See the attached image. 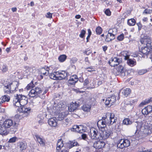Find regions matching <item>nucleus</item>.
I'll return each instance as SVG.
<instances>
[{"instance_id":"1","label":"nucleus","mask_w":152,"mask_h":152,"mask_svg":"<svg viewBox=\"0 0 152 152\" xmlns=\"http://www.w3.org/2000/svg\"><path fill=\"white\" fill-rule=\"evenodd\" d=\"M134 125L136 129L134 135L140 139L144 138L152 133V127L147 124L135 122Z\"/></svg>"},{"instance_id":"2","label":"nucleus","mask_w":152,"mask_h":152,"mask_svg":"<svg viewBox=\"0 0 152 152\" xmlns=\"http://www.w3.org/2000/svg\"><path fill=\"white\" fill-rule=\"evenodd\" d=\"M28 100V98L25 96L17 94L13 98V102L14 105L18 108V110L20 112L29 113L31 108H26L24 106L27 104Z\"/></svg>"},{"instance_id":"3","label":"nucleus","mask_w":152,"mask_h":152,"mask_svg":"<svg viewBox=\"0 0 152 152\" xmlns=\"http://www.w3.org/2000/svg\"><path fill=\"white\" fill-rule=\"evenodd\" d=\"M117 120V118L114 114L107 113L102 118V119L98 121L97 125L99 129H104L107 125L110 126L115 123Z\"/></svg>"},{"instance_id":"4","label":"nucleus","mask_w":152,"mask_h":152,"mask_svg":"<svg viewBox=\"0 0 152 152\" xmlns=\"http://www.w3.org/2000/svg\"><path fill=\"white\" fill-rule=\"evenodd\" d=\"M33 84L32 83H30L28 84L26 87V89L27 90H29L31 88H33L30 91L28 94L29 96L31 97H37L39 96L41 98L44 99L45 96H43V95L46 93L47 90H45L42 93L43 91L40 88L38 87L33 88Z\"/></svg>"},{"instance_id":"5","label":"nucleus","mask_w":152,"mask_h":152,"mask_svg":"<svg viewBox=\"0 0 152 152\" xmlns=\"http://www.w3.org/2000/svg\"><path fill=\"white\" fill-rule=\"evenodd\" d=\"M18 86L19 83L18 81H13L9 85L4 86V91L5 93L7 94L14 93L18 90Z\"/></svg>"},{"instance_id":"6","label":"nucleus","mask_w":152,"mask_h":152,"mask_svg":"<svg viewBox=\"0 0 152 152\" xmlns=\"http://www.w3.org/2000/svg\"><path fill=\"white\" fill-rule=\"evenodd\" d=\"M2 124L7 129L11 127L10 130L12 133H15L17 131L18 124L15 122H13L11 119L6 120Z\"/></svg>"},{"instance_id":"7","label":"nucleus","mask_w":152,"mask_h":152,"mask_svg":"<svg viewBox=\"0 0 152 152\" xmlns=\"http://www.w3.org/2000/svg\"><path fill=\"white\" fill-rule=\"evenodd\" d=\"M90 132V136L92 139L101 140V133L99 132L97 129L92 128L91 129Z\"/></svg>"},{"instance_id":"8","label":"nucleus","mask_w":152,"mask_h":152,"mask_svg":"<svg viewBox=\"0 0 152 152\" xmlns=\"http://www.w3.org/2000/svg\"><path fill=\"white\" fill-rule=\"evenodd\" d=\"M35 70L33 68L29 67L26 66L25 67L24 70L22 71V73L23 75L24 76H27L29 75H31L34 73L35 72Z\"/></svg>"},{"instance_id":"9","label":"nucleus","mask_w":152,"mask_h":152,"mask_svg":"<svg viewBox=\"0 0 152 152\" xmlns=\"http://www.w3.org/2000/svg\"><path fill=\"white\" fill-rule=\"evenodd\" d=\"M112 134V131L109 130L107 129L101 131V140H105L109 138L110 135Z\"/></svg>"},{"instance_id":"10","label":"nucleus","mask_w":152,"mask_h":152,"mask_svg":"<svg viewBox=\"0 0 152 152\" xmlns=\"http://www.w3.org/2000/svg\"><path fill=\"white\" fill-rule=\"evenodd\" d=\"M115 70L117 72H115V74L116 75H121L122 76H124L125 75V69L122 65H119Z\"/></svg>"},{"instance_id":"11","label":"nucleus","mask_w":152,"mask_h":152,"mask_svg":"<svg viewBox=\"0 0 152 152\" xmlns=\"http://www.w3.org/2000/svg\"><path fill=\"white\" fill-rule=\"evenodd\" d=\"M121 61V59L117 57H114L112 58L109 61V63L111 66L114 67L118 65Z\"/></svg>"},{"instance_id":"12","label":"nucleus","mask_w":152,"mask_h":152,"mask_svg":"<svg viewBox=\"0 0 152 152\" xmlns=\"http://www.w3.org/2000/svg\"><path fill=\"white\" fill-rule=\"evenodd\" d=\"M115 97L114 96H112L106 99L105 102V104L109 107H110L115 102Z\"/></svg>"},{"instance_id":"13","label":"nucleus","mask_w":152,"mask_h":152,"mask_svg":"<svg viewBox=\"0 0 152 152\" xmlns=\"http://www.w3.org/2000/svg\"><path fill=\"white\" fill-rule=\"evenodd\" d=\"M140 42L141 44L146 45L147 47H149L152 49V42L150 39H140Z\"/></svg>"},{"instance_id":"14","label":"nucleus","mask_w":152,"mask_h":152,"mask_svg":"<svg viewBox=\"0 0 152 152\" xmlns=\"http://www.w3.org/2000/svg\"><path fill=\"white\" fill-rule=\"evenodd\" d=\"M151 49L149 47L145 46L144 47H142L140 50V54L142 53L144 55L147 56L151 51Z\"/></svg>"},{"instance_id":"15","label":"nucleus","mask_w":152,"mask_h":152,"mask_svg":"<svg viewBox=\"0 0 152 152\" xmlns=\"http://www.w3.org/2000/svg\"><path fill=\"white\" fill-rule=\"evenodd\" d=\"M105 145V144L104 142L98 141L94 142L93 146L96 149H100L104 147Z\"/></svg>"},{"instance_id":"16","label":"nucleus","mask_w":152,"mask_h":152,"mask_svg":"<svg viewBox=\"0 0 152 152\" xmlns=\"http://www.w3.org/2000/svg\"><path fill=\"white\" fill-rule=\"evenodd\" d=\"M74 129H75L76 131L80 133H83L86 130V127L81 125L75 126Z\"/></svg>"},{"instance_id":"17","label":"nucleus","mask_w":152,"mask_h":152,"mask_svg":"<svg viewBox=\"0 0 152 152\" xmlns=\"http://www.w3.org/2000/svg\"><path fill=\"white\" fill-rule=\"evenodd\" d=\"M152 111V106L149 105L144 108L142 111V113L143 115H147Z\"/></svg>"},{"instance_id":"18","label":"nucleus","mask_w":152,"mask_h":152,"mask_svg":"<svg viewBox=\"0 0 152 152\" xmlns=\"http://www.w3.org/2000/svg\"><path fill=\"white\" fill-rule=\"evenodd\" d=\"M58 73V80L65 79L67 76V72L65 71H62L61 72H57Z\"/></svg>"},{"instance_id":"19","label":"nucleus","mask_w":152,"mask_h":152,"mask_svg":"<svg viewBox=\"0 0 152 152\" xmlns=\"http://www.w3.org/2000/svg\"><path fill=\"white\" fill-rule=\"evenodd\" d=\"M78 81V78L76 75H73L71 76L70 79L68 81L69 83L74 85Z\"/></svg>"},{"instance_id":"20","label":"nucleus","mask_w":152,"mask_h":152,"mask_svg":"<svg viewBox=\"0 0 152 152\" xmlns=\"http://www.w3.org/2000/svg\"><path fill=\"white\" fill-rule=\"evenodd\" d=\"M56 118L53 117L49 119L48 120L49 124L52 127H55L57 125Z\"/></svg>"},{"instance_id":"21","label":"nucleus","mask_w":152,"mask_h":152,"mask_svg":"<svg viewBox=\"0 0 152 152\" xmlns=\"http://www.w3.org/2000/svg\"><path fill=\"white\" fill-rule=\"evenodd\" d=\"M8 132L7 129L2 124H0V134L6 135L8 134Z\"/></svg>"},{"instance_id":"22","label":"nucleus","mask_w":152,"mask_h":152,"mask_svg":"<svg viewBox=\"0 0 152 152\" xmlns=\"http://www.w3.org/2000/svg\"><path fill=\"white\" fill-rule=\"evenodd\" d=\"M78 106V104L77 103V102H75V103L72 102L69 106V110L70 112L73 111L77 109Z\"/></svg>"},{"instance_id":"23","label":"nucleus","mask_w":152,"mask_h":152,"mask_svg":"<svg viewBox=\"0 0 152 152\" xmlns=\"http://www.w3.org/2000/svg\"><path fill=\"white\" fill-rule=\"evenodd\" d=\"M128 58L129 57L128 56L125 57V59L126 60H127V63L128 65L131 66H133L136 64V62L134 60L131 59H128Z\"/></svg>"},{"instance_id":"24","label":"nucleus","mask_w":152,"mask_h":152,"mask_svg":"<svg viewBox=\"0 0 152 152\" xmlns=\"http://www.w3.org/2000/svg\"><path fill=\"white\" fill-rule=\"evenodd\" d=\"M65 105L62 102H60L55 107V109L57 112H59V111L64 109Z\"/></svg>"},{"instance_id":"25","label":"nucleus","mask_w":152,"mask_h":152,"mask_svg":"<svg viewBox=\"0 0 152 152\" xmlns=\"http://www.w3.org/2000/svg\"><path fill=\"white\" fill-rule=\"evenodd\" d=\"M78 145V143L75 140L69 141L67 143V147L69 149H70L74 146H76Z\"/></svg>"},{"instance_id":"26","label":"nucleus","mask_w":152,"mask_h":152,"mask_svg":"<svg viewBox=\"0 0 152 152\" xmlns=\"http://www.w3.org/2000/svg\"><path fill=\"white\" fill-rule=\"evenodd\" d=\"M10 97L7 95H5L2 96L0 98V104H1L5 102H9L10 100Z\"/></svg>"},{"instance_id":"27","label":"nucleus","mask_w":152,"mask_h":152,"mask_svg":"<svg viewBox=\"0 0 152 152\" xmlns=\"http://www.w3.org/2000/svg\"><path fill=\"white\" fill-rule=\"evenodd\" d=\"M18 146L21 151L25 150L27 147V144L25 142H20L19 143Z\"/></svg>"},{"instance_id":"28","label":"nucleus","mask_w":152,"mask_h":152,"mask_svg":"<svg viewBox=\"0 0 152 152\" xmlns=\"http://www.w3.org/2000/svg\"><path fill=\"white\" fill-rule=\"evenodd\" d=\"M35 137L36 138V140L39 143V144L42 145L43 146L45 145V140L41 138L40 136L38 135H35Z\"/></svg>"},{"instance_id":"29","label":"nucleus","mask_w":152,"mask_h":152,"mask_svg":"<svg viewBox=\"0 0 152 152\" xmlns=\"http://www.w3.org/2000/svg\"><path fill=\"white\" fill-rule=\"evenodd\" d=\"M64 146L63 141L61 139H59L58 141L57 144L56 149L57 150H59Z\"/></svg>"},{"instance_id":"30","label":"nucleus","mask_w":152,"mask_h":152,"mask_svg":"<svg viewBox=\"0 0 152 152\" xmlns=\"http://www.w3.org/2000/svg\"><path fill=\"white\" fill-rule=\"evenodd\" d=\"M58 73L57 72H54L53 73H51L49 75V77L51 79L58 80Z\"/></svg>"},{"instance_id":"31","label":"nucleus","mask_w":152,"mask_h":152,"mask_svg":"<svg viewBox=\"0 0 152 152\" xmlns=\"http://www.w3.org/2000/svg\"><path fill=\"white\" fill-rule=\"evenodd\" d=\"M122 93L123 95L125 96H127L130 94L131 90L129 88H126L125 89L122 90Z\"/></svg>"},{"instance_id":"32","label":"nucleus","mask_w":152,"mask_h":152,"mask_svg":"<svg viewBox=\"0 0 152 152\" xmlns=\"http://www.w3.org/2000/svg\"><path fill=\"white\" fill-rule=\"evenodd\" d=\"M132 123V121L130 120L129 118H126L123 120L122 124L125 125H131Z\"/></svg>"},{"instance_id":"33","label":"nucleus","mask_w":152,"mask_h":152,"mask_svg":"<svg viewBox=\"0 0 152 152\" xmlns=\"http://www.w3.org/2000/svg\"><path fill=\"white\" fill-rule=\"evenodd\" d=\"M91 108V105L88 104L84 105L82 107L83 110L87 112L89 111L90 110Z\"/></svg>"},{"instance_id":"34","label":"nucleus","mask_w":152,"mask_h":152,"mask_svg":"<svg viewBox=\"0 0 152 152\" xmlns=\"http://www.w3.org/2000/svg\"><path fill=\"white\" fill-rule=\"evenodd\" d=\"M136 23V20L134 18L128 19L127 20V23L130 26H134Z\"/></svg>"},{"instance_id":"35","label":"nucleus","mask_w":152,"mask_h":152,"mask_svg":"<svg viewBox=\"0 0 152 152\" xmlns=\"http://www.w3.org/2000/svg\"><path fill=\"white\" fill-rule=\"evenodd\" d=\"M152 101V97L145 100L143 102H142L140 104V106H143L146 104Z\"/></svg>"},{"instance_id":"36","label":"nucleus","mask_w":152,"mask_h":152,"mask_svg":"<svg viewBox=\"0 0 152 152\" xmlns=\"http://www.w3.org/2000/svg\"><path fill=\"white\" fill-rule=\"evenodd\" d=\"M67 56L65 55H61L58 58L59 61L62 62H64Z\"/></svg>"},{"instance_id":"37","label":"nucleus","mask_w":152,"mask_h":152,"mask_svg":"<svg viewBox=\"0 0 152 152\" xmlns=\"http://www.w3.org/2000/svg\"><path fill=\"white\" fill-rule=\"evenodd\" d=\"M127 35H128V33H125L124 34H122L118 36L117 38H124V37L125 38H129V37H131L130 35H129V36H127Z\"/></svg>"},{"instance_id":"38","label":"nucleus","mask_w":152,"mask_h":152,"mask_svg":"<svg viewBox=\"0 0 152 152\" xmlns=\"http://www.w3.org/2000/svg\"><path fill=\"white\" fill-rule=\"evenodd\" d=\"M60 113V112H59ZM66 117V115L64 113H59L58 115V120L59 121H61L64 118V117Z\"/></svg>"},{"instance_id":"39","label":"nucleus","mask_w":152,"mask_h":152,"mask_svg":"<svg viewBox=\"0 0 152 152\" xmlns=\"http://www.w3.org/2000/svg\"><path fill=\"white\" fill-rule=\"evenodd\" d=\"M113 33L111 32V30H110L109 31L108 34L107 35V37L106 38H108L109 37H114L115 38V34L113 33Z\"/></svg>"},{"instance_id":"40","label":"nucleus","mask_w":152,"mask_h":152,"mask_svg":"<svg viewBox=\"0 0 152 152\" xmlns=\"http://www.w3.org/2000/svg\"><path fill=\"white\" fill-rule=\"evenodd\" d=\"M117 147L120 148H123L124 147V145L123 142V139H121L119 143L117 144Z\"/></svg>"},{"instance_id":"41","label":"nucleus","mask_w":152,"mask_h":152,"mask_svg":"<svg viewBox=\"0 0 152 152\" xmlns=\"http://www.w3.org/2000/svg\"><path fill=\"white\" fill-rule=\"evenodd\" d=\"M123 142L124 145V147H128L130 145V142L128 139H123Z\"/></svg>"},{"instance_id":"42","label":"nucleus","mask_w":152,"mask_h":152,"mask_svg":"<svg viewBox=\"0 0 152 152\" xmlns=\"http://www.w3.org/2000/svg\"><path fill=\"white\" fill-rule=\"evenodd\" d=\"M102 30L101 27L99 26L97 27L96 29V31L98 34H100L102 32Z\"/></svg>"},{"instance_id":"43","label":"nucleus","mask_w":152,"mask_h":152,"mask_svg":"<svg viewBox=\"0 0 152 152\" xmlns=\"http://www.w3.org/2000/svg\"><path fill=\"white\" fill-rule=\"evenodd\" d=\"M86 33V31L83 29L82 30L79 35V37L81 38H83L85 37Z\"/></svg>"},{"instance_id":"44","label":"nucleus","mask_w":152,"mask_h":152,"mask_svg":"<svg viewBox=\"0 0 152 152\" xmlns=\"http://www.w3.org/2000/svg\"><path fill=\"white\" fill-rule=\"evenodd\" d=\"M152 13V10L150 9H145L143 12V14H151Z\"/></svg>"},{"instance_id":"45","label":"nucleus","mask_w":152,"mask_h":152,"mask_svg":"<svg viewBox=\"0 0 152 152\" xmlns=\"http://www.w3.org/2000/svg\"><path fill=\"white\" fill-rule=\"evenodd\" d=\"M147 70L145 69H141L139 71L138 73L140 75H142L147 72Z\"/></svg>"},{"instance_id":"46","label":"nucleus","mask_w":152,"mask_h":152,"mask_svg":"<svg viewBox=\"0 0 152 152\" xmlns=\"http://www.w3.org/2000/svg\"><path fill=\"white\" fill-rule=\"evenodd\" d=\"M138 151L139 152H148V151H146V149L142 147L139 148Z\"/></svg>"},{"instance_id":"47","label":"nucleus","mask_w":152,"mask_h":152,"mask_svg":"<svg viewBox=\"0 0 152 152\" xmlns=\"http://www.w3.org/2000/svg\"><path fill=\"white\" fill-rule=\"evenodd\" d=\"M2 71L3 72H7L8 70V68L7 66L6 65H3L2 66V68L1 69Z\"/></svg>"},{"instance_id":"48","label":"nucleus","mask_w":152,"mask_h":152,"mask_svg":"<svg viewBox=\"0 0 152 152\" xmlns=\"http://www.w3.org/2000/svg\"><path fill=\"white\" fill-rule=\"evenodd\" d=\"M69 6H71L73 7L75 6V3L73 0H69Z\"/></svg>"},{"instance_id":"49","label":"nucleus","mask_w":152,"mask_h":152,"mask_svg":"<svg viewBox=\"0 0 152 152\" xmlns=\"http://www.w3.org/2000/svg\"><path fill=\"white\" fill-rule=\"evenodd\" d=\"M17 138L16 137H13L11 138L9 140L8 142L10 143H13L15 142Z\"/></svg>"},{"instance_id":"50","label":"nucleus","mask_w":152,"mask_h":152,"mask_svg":"<svg viewBox=\"0 0 152 152\" xmlns=\"http://www.w3.org/2000/svg\"><path fill=\"white\" fill-rule=\"evenodd\" d=\"M137 25L138 26V29L139 31H140L141 30L142 28H143L144 26H142L141 23L140 22L137 23Z\"/></svg>"},{"instance_id":"51","label":"nucleus","mask_w":152,"mask_h":152,"mask_svg":"<svg viewBox=\"0 0 152 152\" xmlns=\"http://www.w3.org/2000/svg\"><path fill=\"white\" fill-rule=\"evenodd\" d=\"M105 14L107 16H110L111 14V12L109 9H107L104 12Z\"/></svg>"},{"instance_id":"52","label":"nucleus","mask_w":152,"mask_h":152,"mask_svg":"<svg viewBox=\"0 0 152 152\" xmlns=\"http://www.w3.org/2000/svg\"><path fill=\"white\" fill-rule=\"evenodd\" d=\"M76 102H77V103L78 104V106L79 104H82L84 103L83 98H81L79 100H78Z\"/></svg>"},{"instance_id":"53","label":"nucleus","mask_w":152,"mask_h":152,"mask_svg":"<svg viewBox=\"0 0 152 152\" xmlns=\"http://www.w3.org/2000/svg\"><path fill=\"white\" fill-rule=\"evenodd\" d=\"M42 72V74L44 75H47L49 74V71L48 70H45V69H43Z\"/></svg>"},{"instance_id":"54","label":"nucleus","mask_w":152,"mask_h":152,"mask_svg":"<svg viewBox=\"0 0 152 152\" xmlns=\"http://www.w3.org/2000/svg\"><path fill=\"white\" fill-rule=\"evenodd\" d=\"M46 17L48 18H50L52 17V14L50 12H48L46 15Z\"/></svg>"},{"instance_id":"55","label":"nucleus","mask_w":152,"mask_h":152,"mask_svg":"<svg viewBox=\"0 0 152 152\" xmlns=\"http://www.w3.org/2000/svg\"><path fill=\"white\" fill-rule=\"evenodd\" d=\"M85 61L86 64L87 65H89L90 64V63L88 60V57H86L85 58Z\"/></svg>"},{"instance_id":"56","label":"nucleus","mask_w":152,"mask_h":152,"mask_svg":"<svg viewBox=\"0 0 152 152\" xmlns=\"http://www.w3.org/2000/svg\"><path fill=\"white\" fill-rule=\"evenodd\" d=\"M87 31L88 33V35L86 38H90L91 34V31L90 29H88Z\"/></svg>"},{"instance_id":"57","label":"nucleus","mask_w":152,"mask_h":152,"mask_svg":"<svg viewBox=\"0 0 152 152\" xmlns=\"http://www.w3.org/2000/svg\"><path fill=\"white\" fill-rule=\"evenodd\" d=\"M81 137L82 139L86 140V139L87 138V136L86 134H82Z\"/></svg>"},{"instance_id":"58","label":"nucleus","mask_w":152,"mask_h":152,"mask_svg":"<svg viewBox=\"0 0 152 152\" xmlns=\"http://www.w3.org/2000/svg\"><path fill=\"white\" fill-rule=\"evenodd\" d=\"M89 83V80L88 79H86L83 82V85L84 86L87 85Z\"/></svg>"},{"instance_id":"59","label":"nucleus","mask_w":152,"mask_h":152,"mask_svg":"<svg viewBox=\"0 0 152 152\" xmlns=\"http://www.w3.org/2000/svg\"><path fill=\"white\" fill-rule=\"evenodd\" d=\"M69 151L67 148H65L63 149L61 151H59L58 152H68Z\"/></svg>"},{"instance_id":"60","label":"nucleus","mask_w":152,"mask_h":152,"mask_svg":"<svg viewBox=\"0 0 152 152\" xmlns=\"http://www.w3.org/2000/svg\"><path fill=\"white\" fill-rule=\"evenodd\" d=\"M91 52L90 50H88V51H85L84 53L86 54V55H89L90 54Z\"/></svg>"},{"instance_id":"61","label":"nucleus","mask_w":152,"mask_h":152,"mask_svg":"<svg viewBox=\"0 0 152 152\" xmlns=\"http://www.w3.org/2000/svg\"><path fill=\"white\" fill-rule=\"evenodd\" d=\"M43 118H41V119L38 121V122L40 124H42L43 123Z\"/></svg>"},{"instance_id":"62","label":"nucleus","mask_w":152,"mask_h":152,"mask_svg":"<svg viewBox=\"0 0 152 152\" xmlns=\"http://www.w3.org/2000/svg\"><path fill=\"white\" fill-rule=\"evenodd\" d=\"M113 40V39H105V41L107 42H108L112 41Z\"/></svg>"},{"instance_id":"63","label":"nucleus","mask_w":152,"mask_h":152,"mask_svg":"<svg viewBox=\"0 0 152 152\" xmlns=\"http://www.w3.org/2000/svg\"><path fill=\"white\" fill-rule=\"evenodd\" d=\"M11 10L12 12H14L17 11V9L16 7H13L12 8Z\"/></svg>"},{"instance_id":"64","label":"nucleus","mask_w":152,"mask_h":152,"mask_svg":"<svg viewBox=\"0 0 152 152\" xmlns=\"http://www.w3.org/2000/svg\"><path fill=\"white\" fill-rule=\"evenodd\" d=\"M102 48L104 51H105L107 49V47L106 46H104L102 47Z\"/></svg>"}]
</instances>
